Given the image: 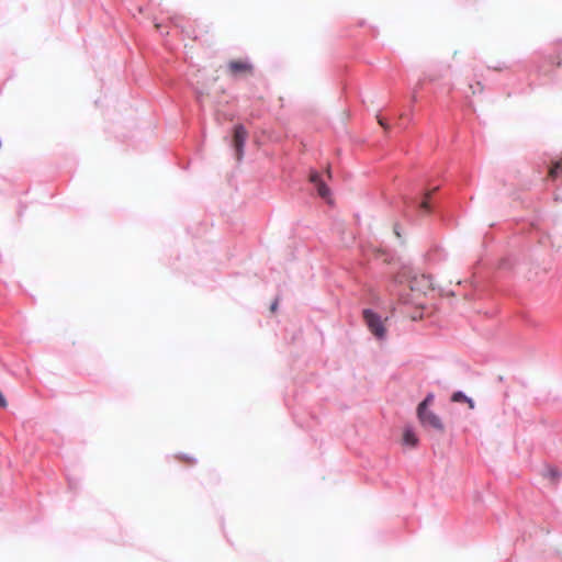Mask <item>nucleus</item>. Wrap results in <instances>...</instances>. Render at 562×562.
Returning a JSON list of instances; mask_svg holds the SVG:
<instances>
[{
	"instance_id": "nucleus-14",
	"label": "nucleus",
	"mask_w": 562,
	"mask_h": 562,
	"mask_svg": "<svg viewBox=\"0 0 562 562\" xmlns=\"http://www.w3.org/2000/svg\"><path fill=\"white\" fill-rule=\"evenodd\" d=\"M431 192H427L426 193V199L420 203V209L424 210L425 212H428L429 211V204H428V199L430 196Z\"/></svg>"
},
{
	"instance_id": "nucleus-1",
	"label": "nucleus",
	"mask_w": 562,
	"mask_h": 562,
	"mask_svg": "<svg viewBox=\"0 0 562 562\" xmlns=\"http://www.w3.org/2000/svg\"><path fill=\"white\" fill-rule=\"evenodd\" d=\"M225 71L232 78L250 77L255 72V66L248 58L231 59Z\"/></svg>"
},
{
	"instance_id": "nucleus-21",
	"label": "nucleus",
	"mask_w": 562,
	"mask_h": 562,
	"mask_svg": "<svg viewBox=\"0 0 562 562\" xmlns=\"http://www.w3.org/2000/svg\"><path fill=\"white\" fill-rule=\"evenodd\" d=\"M155 27H156L157 30H159V29H160V24H155Z\"/></svg>"
},
{
	"instance_id": "nucleus-5",
	"label": "nucleus",
	"mask_w": 562,
	"mask_h": 562,
	"mask_svg": "<svg viewBox=\"0 0 562 562\" xmlns=\"http://www.w3.org/2000/svg\"><path fill=\"white\" fill-rule=\"evenodd\" d=\"M310 181L314 183L318 195L323 199H329L330 191L329 188L324 183V181L321 178V175L316 171H312L310 175Z\"/></svg>"
},
{
	"instance_id": "nucleus-6",
	"label": "nucleus",
	"mask_w": 562,
	"mask_h": 562,
	"mask_svg": "<svg viewBox=\"0 0 562 562\" xmlns=\"http://www.w3.org/2000/svg\"><path fill=\"white\" fill-rule=\"evenodd\" d=\"M402 442L409 448H415L418 445V438L411 428H406L403 432Z\"/></svg>"
},
{
	"instance_id": "nucleus-16",
	"label": "nucleus",
	"mask_w": 562,
	"mask_h": 562,
	"mask_svg": "<svg viewBox=\"0 0 562 562\" xmlns=\"http://www.w3.org/2000/svg\"><path fill=\"white\" fill-rule=\"evenodd\" d=\"M464 403H467L471 409H473L475 406L473 400H471L470 397H468V400H465Z\"/></svg>"
},
{
	"instance_id": "nucleus-18",
	"label": "nucleus",
	"mask_w": 562,
	"mask_h": 562,
	"mask_svg": "<svg viewBox=\"0 0 562 562\" xmlns=\"http://www.w3.org/2000/svg\"><path fill=\"white\" fill-rule=\"evenodd\" d=\"M379 123H380V125L384 126V122L382 119H379Z\"/></svg>"
},
{
	"instance_id": "nucleus-11",
	"label": "nucleus",
	"mask_w": 562,
	"mask_h": 562,
	"mask_svg": "<svg viewBox=\"0 0 562 562\" xmlns=\"http://www.w3.org/2000/svg\"><path fill=\"white\" fill-rule=\"evenodd\" d=\"M177 459L188 465L194 464L196 462L194 458L188 457L186 454H177Z\"/></svg>"
},
{
	"instance_id": "nucleus-12",
	"label": "nucleus",
	"mask_w": 562,
	"mask_h": 562,
	"mask_svg": "<svg viewBox=\"0 0 562 562\" xmlns=\"http://www.w3.org/2000/svg\"><path fill=\"white\" fill-rule=\"evenodd\" d=\"M470 89L472 94L482 93L484 90V86L480 81H477L475 82V85H470Z\"/></svg>"
},
{
	"instance_id": "nucleus-3",
	"label": "nucleus",
	"mask_w": 562,
	"mask_h": 562,
	"mask_svg": "<svg viewBox=\"0 0 562 562\" xmlns=\"http://www.w3.org/2000/svg\"><path fill=\"white\" fill-rule=\"evenodd\" d=\"M418 419L424 427L432 428L439 432H443L445 426L438 415L431 411L417 412Z\"/></svg>"
},
{
	"instance_id": "nucleus-17",
	"label": "nucleus",
	"mask_w": 562,
	"mask_h": 562,
	"mask_svg": "<svg viewBox=\"0 0 562 562\" xmlns=\"http://www.w3.org/2000/svg\"><path fill=\"white\" fill-rule=\"evenodd\" d=\"M277 307H278V301L276 300V301L271 304V307H270L271 312H274V311L277 310Z\"/></svg>"
},
{
	"instance_id": "nucleus-20",
	"label": "nucleus",
	"mask_w": 562,
	"mask_h": 562,
	"mask_svg": "<svg viewBox=\"0 0 562 562\" xmlns=\"http://www.w3.org/2000/svg\"><path fill=\"white\" fill-rule=\"evenodd\" d=\"M551 475H552L553 477H555V476H557V473H555V471H554V470H552V471H551Z\"/></svg>"
},
{
	"instance_id": "nucleus-2",
	"label": "nucleus",
	"mask_w": 562,
	"mask_h": 562,
	"mask_svg": "<svg viewBox=\"0 0 562 562\" xmlns=\"http://www.w3.org/2000/svg\"><path fill=\"white\" fill-rule=\"evenodd\" d=\"M363 318H364L366 324L369 327L370 331L375 337L383 338L385 336L386 329L384 327L383 321L376 313H374L370 310H364Z\"/></svg>"
},
{
	"instance_id": "nucleus-19",
	"label": "nucleus",
	"mask_w": 562,
	"mask_h": 562,
	"mask_svg": "<svg viewBox=\"0 0 562 562\" xmlns=\"http://www.w3.org/2000/svg\"><path fill=\"white\" fill-rule=\"evenodd\" d=\"M326 172H327V176L330 177V168L329 167L327 168Z\"/></svg>"
},
{
	"instance_id": "nucleus-15",
	"label": "nucleus",
	"mask_w": 562,
	"mask_h": 562,
	"mask_svg": "<svg viewBox=\"0 0 562 562\" xmlns=\"http://www.w3.org/2000/svg\"><path fill=\"white\" fill-rule=\"evenodd\" d=\"M0 406L2 408H5L8 406V402L5 400V397L3 396L2 392L0 391Z\"/></svg>"
},
{
	"instance_id": "nucleus-10",
	"label": "nucleus",
	"mask_w": 562,
	"mask_h": 562,
	"mask_svg": "<svg viewBox=\"0 0 562 562\" xmlns=\"http://www.w3.org/2000/svg\"><path fill=\"white\" fill-rule=\"evenodd\" d=\"M233 149H234L236 159L240 160V158L243 156V143H239V142L233 143Z\"/></svg>"
},
{
	"instance_id": "nucleus-8",
	"label": "nucleus",
	"mask_w": 562,
	"mask_h": 562,
	"mask_svg": "<svg viewBox=\"0 0 562 562\" xmlns=\"http://www.w3.org/2000/svg\"><path fill=\"white\" fill-rule=\"evenodd\" d=\"M247 131L244 126L237 125L234 128V138L233 140H244L247 137Z\"/></svg>"
},
{
	"instance_id": "nucleus-13",
	"label": "nucleus",
	"mask_w": 562,
	"mask_h": 562,
	"mask_svg": "<svg viewBox=\"0 0 562 562\" xmlns=\"http://www.w3.org/2000/svg\"><path fill=\"white\" fill-rule=\"evenodd\" d=\"M465 400H468V396L462 392H454L451 396L452 402H465Z\"/></svg>"
},
{
	"instance_id": "nucleus-9",
	"label": "nucleus",
	"mask_w": 562,
	"mask_h": 562,
	"mask_svg": "<svg viewBox=\"0 0 562 562\" xmlns=\"http://www.w3.org/2000/svg\"><path fill=\"white\" fill-rule=\"evenodd\" d=\"M434 401V395L432 394H428L426 396V398L419 403L418 407H417V412L419 411H428L427 407L432 403Z\"/></svg>"
},
{
	"instance_id": "nucleus-7",
	"label": "nucleus",
	"mask_w": 562,
	"mask_h": 562,
	"mask_svg": "<svg viewBox=\"0 0 562 562\" xmlns=\"http://www.w3.org/2000/svg\"><path fill=\"white\" fill-rule=\"evenodd\" d=\"M562 175V158L552 164L549 170V177L554 179L558 176Z\"/></svg>"
},
{
	"instance_id": "nucleus-4",
	"label": "nucleus",
	"mask_w": 562,
	"mask_h": 562,
	"mask_svg": "<svg viewBox=\"0 0 562 562\" xmlns=\"http://www.w3.org/2000/svg\"><path fill=\"white\" fill-rule=\"evenodd\" d=\"M409 289L415 293H425L431 289V280L425 274L415 276L409 281Z\"/></svg>"
}]
</instances>
